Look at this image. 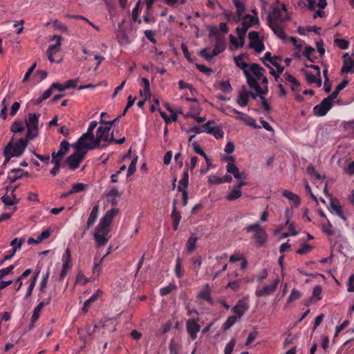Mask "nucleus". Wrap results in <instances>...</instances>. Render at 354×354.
Segmentation results:
<instances>
[{"label":"nucleus","instance_id":"nucleus-28","mask_svg":"<svg viewBox=\"0 0 354 354\" xmlns=\"http://www.w3.org/2000/svg\"><path fill=\"white\" fill-rule=\"evenodd\" d=\"M236 33L239 36V41L233 35H230V41L236 48H240L244 46L245 35L239 32H236Z\"/></svg>","mask_w":354,"mask_h":354},{"label":"nucleus","instance_id":"nucleus-14","mask_svg":"<svg viewBox=\"0 0 354 354\" xmlns=\"http://www.w3.org/2000/svg\"><path fill=\"white\" fill-rule=\"evenodd\" d=\"M98 213H99V205H95L93 207L92 210L89 214V216H88V220L86 222V225L85 226V227L83 230L82 237H83L84 235L86 233V232L90 230V228L94 225V223H95V221L97 218Z\"/></svg>","mask_w":354,"mask_h":354},{"label":"nucleus","instance_id":"nucleus-17","mask_svg":"<svg viewBox=\"0 0 354 354\" xmlns=\"http://www.w3.org/2000/svg\"><path fill=\"white\" fill-rule=\"evenodd\" d=\"M70 145L69 142L64 140L60 143V148L58 151H55L53 150L52 152V157H55V158H58L59 160H62L64 156L69 151Z\"/></svg>","mask_w":354,"mask_h":354},{"label":"nucleus","instance_id":"nucleus-43","mask_svg":"<svg viewBox=\"0 0 354 354\" xmlns=\"http://www.w3.org/2000/svg\"><path fill=\"white\" fill-rule=\"evenodd\" d=\"M249 47L254 49L258 53H261L265 48L264 44L261 40L256 41L255 42H250Z\"/></svg>","mask_w":354,"mask_h":354},{"label":"nucleus","instance_id":"nucleus-47","mask_svg":"<svg viewBox=\"0 0 354 354\" xmlns=\"http://www.w3.org/2000/svg\"><path fill=\"white\" fill-rule=\"evenodd\" d=\"M237 317L236 316H230L223 325V330H227L230 329L236 322Z\"/></svg>","mask_w":354,"mask_h":354},{"label":"nucleus","instance_id":"nucleus-53","mask_svg":"<svg viewBox=\"0 0 354 354\" xmlns=\"http://www.w3.org/2000/svg\"><path fill=\"white\" fill-rule=\"evenodd\" d=\"M86 187V185H85L82 183H75L72 186V188L71 189V193H72L73 194L75 193H79V192H83L85 190Z\"/></svg>","mask_w":354,"mask_h":354},{"label":"nucleus","instance_id":"nucleus-58","mask_svg":"<svg viewBox=\"0 0 354 354\" xmlns=\"http://www.w3.org/2000/svg\"><path fill=\"white\" fill-rule=\"evenodd\" d=\"M89 281V279L86 278L82 272H79L75 282L77 283H80L82 286L86 285Z\"/></svg>","mask_w":354,"mask_h":354},{"label":"nucleus","instance_id":"nucleus-32","mask_svg":"<svg viewBox=\"0 0 354 354\" xmlns=\"http://www.w3.org/2000/svg\"><path fill=\"white\" fill-rule=\"evenodd\" d=\"M282 195L290 201H293L295 203V207H297L299 205L301 201L298 195L288 190H284Z\"/></svg>","mask_w":354,"mask_h":354},{"label":"nucleus","instance_id":"nucleus-52","mask_svg":"<svg viewBox=\"0 0 354 354\" xmlns=\"http://www.w3.org/2000/svg\"><path fill=\"white\" fill-rule=\"evenodd\" d=\"M313 250V247L308 243H304L301 248L297 250L296 253L300 255H304L309 253Z\"/></svg>","mask_w":354,"mask_h":354},{"label":"nucleus","instance_id":"nucleus-24","mask_svg":"<svg viewBox=\"0 0 354 354\" xmlns=\"http://www.w3.org/2000/svg\"><path fill=\"white\" fill-rule=\"evenodd\" d=\"M265 71V69L263 67H261L259 64L254 63L250 64V73H253L254 75V77L256 79L257 81V80H261V78L264 76L263 73Z\"/></svg>","mask_w":354,"mask_h":354},{"label":"nucleus","instance_id":"nucleus-11","mask_svg":"<svg viewBox=\"0 0 354 354\" xmlns=\"http://www.w3.org/2000/svg\"><path fill=\"white\" fill-rule=\"evenodd\" d=\"M234 62L236 65L243 70V73L246 77L247 83L249 81H252V78L254 77L250 73V66L248 64L243 61V55H239L234 57Z\"/></svg>","mask_w":354,"mask_h":354},{"label":"nucleus","instance_id":"nucleus-23","mask_svg":"<svg viewBox=\"0 0 354 354\" xmlns=\"http://www.w3.org/2000/svg\"><path fill=\"white\" fill-rule=\"evenodd\" d=\"M50 302V298H48L46 299H43L39 303V304L35 308L32 313V321L37 322V320L39 319L40 316V313L41 311V309L46 305L49 304Z\"/></svg>","mask_w":354,"mask_h":354},{"label":"nucleus","instance_id":"nucleus-21","mask_svg":"<svg viewBox=\"0 0 354 354\" xmlns=\"http://www.w3.org/2000/svg\"><path fill=\"white\" fill-rule=\"evenodd\" d=\"M171 217L173 219V228L175 231H176L178 228V225L181 220V214L178 211H177L176 208V200H174L173 202V208Z\"/></svg>","mask_w":354,"mask_h":354},{"label":"nucleus","instance_id":"nucleus-39","mask_svg":"<svg viewBox=\"0 0 354 354\" xmlns=\"http://www.w3.org/2000/svg\"><path fill=\"white\" fill-rule=\"evenodd\" d=\"M242 196L241 190L234 187L226 196L225 198L229 201H232L239 198Z\"/></svg>","mask_w":354,"mask_h":354},{"label":"nucleus","instance_id":"nucleus-64","mask_svg":"<svg viewBox=\"0 0 354 354\" xmlns=\"http://www.w3.org/2000/svg\"><path fill=\"white\" fill-rule=\"evenodd\" d=\"M347 290L349 292H354V273L351 274L347 281Z\"/></svg>","mask_w":354,"mask_h":354},{"label":"nucleus","instance_id":"nucleus-19","mask_svg":"<svg viewBox=\"0 0 354 354\" xmlns=\"http://www.w3.org/2000/svg\"><path fill=\"white\" fill-rule=\"evenodd\" d=\"M212 290L209 284L205 286V288L201 290L198 295L197 298L207 301L210 305L214 304V299L211 297Z\"/></svg>","mask_w":354,"mask_h":354},{"label":"nucleus","instance_id":"nucleus-37","mask_svg":"<svg viewBox=\"0 0 354 354\" xmlns=\"http://www.w3.org/2000/svg\"><path fill=\"white\" fill-rule=\"evenodd\" d=\"M198 237L196 236V234H192L187 241L186 248L189 253H192L196 249V243Z\"/></svg>","mask_w":354,"mask_h":354},{"label":"nucleus","instance_id":"nucleus-4","mask_svg":"<svg viewBox=\"0 0 354 354\" xmlns=\"http://www.w3.org/2000/svg\"><path fill=\"white\" fill-rule=\"evenodd\" d=\"M39 114L29 113L28 120L25 121L27 128L26 137L28 140H33L39 136Z\"/></svg>","mask_w":354,"mask_h":354},{"label":"nucleus","instance_id":"nucleus-7","mask_svg":"<svg viewBox=\"0 0 354 354\" xmlns=\"http://www.w3.org/2000/svg\"><path fill=\"white\" fill-rule=\"evenodd\" d=\"M333 99L329 95L313 108L314 113L317 116H324L331 109Z\"/></svg>","mask_w":354,"mask_h":354},{"label":"nucleus","instance_id":"nucleus-15","mask_svg":"<svg viewBox=\"0 0 354 354\" xmlns=\"http://www.w3.org/2000/svg\"><path fill=\"white\" fill-rule=\"evenodd\" d=\"M98 213H99V205H95L93 207L92 210L89 214V216H88V220L86 222V225L85 226V227L83 230L82 237H83L84 235L86 233V232L90 230V228L94 225V223H95V221L97 218Z\"/></svg>","mask_w":354,"mask_h":354},{"label":"nucleus","instance_id":"nucleus-12","mask_svg":"<svg viewBox=\"0 0 354 354\" xmlns=\"http://www.w3.org/2000/svg\"><path fill=\"white\" fill-rule=\"evenodd\" d=\"M52 39H57V43L54 45L50 46L47 49L46 53L49 61L51 63H54L55 62V60L53 57V54L60 50V47L62 45L61 41L62 40V37L60 35H54Z\"/></svg>","mask_w":354,"mask_h":354},{"label":"nucleus","instance_id":"nucleus-63","mask_svg":"<svg viewBox=\"0 0 354 354\" xmlns=\"http://www.w3.org/2000/svg\"><path fill=\"white\" fill-rule=\"evenodd\" d=\"M221 89L225 93H230L232 87L229 81H223L220 82Z\"/></svg>","mask_w":354,"mask_h":354},{"label":"nucleus","instance_id":"nucleus-6","mask_svg":"<svg viewBox=\"0 0 354 354\" xmlns=\"http://www.w3.org/2000/svg\"><path fill=\"white\" fill-rule=\"evenodd\" d=\"M11 140L12 147L9 149L10 154L12 155L13 157H19L23 154L28 144V142L31 140H28L27 137L21 138L15 144H13V138L11 139Z\"/></svg>","mask_w":354,"mask_h":354},{"label":"nucleus","instance_id":"nucleus-55","mask_svg":"<svg viewBox=\"0 0 354 354\" xmlns=\"http://www.w3.org/2000/svg\"><path fill=\"white\" fill-rule=\"evenodd\" d=\"M335 44L342 50H346L349 46V42L344 39H335Z\"/></svg>","mask_w":354,"mask_h":354},{"label":"nucleus","instance_id":"nucleus-41","mask_svg":"<svg viewBox=\"0 0 354 354\" xmlns=\"http://www.w3.org/2000/svg\"><path fill=\"white\" fill-rule=\"evenodd\" d=\"M12 147V140H10L7 145L4 147L3 154L5 157V160L3 163V166L5 167L6 164L9 162L11 158H12V155L10 154L9 149Z\"/></svg>","mask_w":354,"mask_h":354},{"label":"nucleus","instance_id":"nucleus-48","mask_svg":"<svg viewBox=\"0 0 354 354\" xmlns=\"http://www.w3.org/2000/svg\"><path fill=\"white\" fill-rule=\"evenodd\" d=\"M1 201L6 205H12L17 204L19 199H17L15 195H13V198L4 195L1 197Z\"/></svg>","mask_w":354,"mask_h":354},{"label":"nucleus","instance_id":"nucleus-61","mask_svg":"<svg viewBox=\"0 0 354 354\" xmlns=\"http://www.w3.org/2000/svg\"><path fill=\"white\" fill-rule=\"evenodd\" d=\"M196 67L199 71L207 75H209L213 72L211 68H208L204 64H196Z\"/></svg>","mask_w":354,"mask_h":354},{"label":"nucleus","instance_id":"nucleus-36","mask_svg":"<svg viewBox=\"0 0 354 354\" xmlns=\"http://www.w3.org/2000/svg\"><path fill=\"white\" fill-rule=\"evenodd\" d=\"M232 2L236 8V15L238 16L237 21H239L243 12L245 10V6L243 3L239 0H232Z\"/></svg>","mask_w":354,"mask_h":354},{"label":"nucleus","instance_id":"nucleus-45","mask_svg":"<svg viewBox=\"0 0 354 354\" xmlns=\"http://www.w3.org/2000/svg\"><path fill=\"white\" fill-rule=\"evenodd\" d=\"M175 274L178 279H181L183 276L181 259L179 257L176 261Z\"/></svg>","mask_w":354,"mask_h":354},{"label":"nucleus","instance_id":"nucleus-9","mask_svg":"<svg viewBox=\"0 0 354 354\" xmlns=\"http://www.w3.org/2000/svg\"><path fill=\"white\" fill-rule=\"evenodd\" d=\"M243 19L242 27H237L236 30V32H239L245 35L249 28H250L253 24H258L259 23V19L257 17L252 16L250 14H246L243 17Z\"/></svg>","mask_w":354,"mask_h":354},{"label":"nucleus","instance_id":"nucleus-30","mask_svg":"<svg viewBox=\"0 0 354 354\" xmlns=\"http://www.w3.org/2000/svg\"><path fill=\"white\" fill-rule=\"evenodd\" d=\"M62 160H59L58 158H55V157H52L51 162L54 164L53 168L50 171V173L55 176L59 172L61 167L65 166V162H62Z\"/></svg>","mask_w":354,"mask_h":354},{"label":"nucleus","instance_id":"nucleus-29","mask_svg":"<svg viewBox=\"0 0 354 354\" xmlns=\"http://www.w3.org/2000/svg\"><path fill=\"white\" fill-rule=\"evenodd\" d=\"M330 206L335 212L338 216H339L344 221L346 220V217L344 215L342 206L340 205L337 199L331 198L330 201Z\"/></svg>","mask_w":354,"mask_h":354},{"label":"nucleus","instance_id":"nucleus-44","mask_svg":"<svg viewBox=\"0 0 354 354\" xmlns=\"http://www.w3.org/2000/svg\"><path fill=\"white\" fill-rule=\"evenodd\" d=\"M24 130L22 122L15 120L10 127V131L15 133H21Z\"/></svg>","mask_w":354,"mask_h":354},{"label":"nucleus","instance_id":"nucleus-60","mask_svg":"<svg viewBox=\"0 0 354 354\" xmlns=\"http://www.w3.org/2000/svg\"><path fill=\"white\" fill-rule=\"evenodd\" d=\"M189 111L194 115H198L201 111V107L198 102L192 104L189 107Z\"/></svg>","mask_w":354,"mask_h":354},{"label":"nucleus","instance_id":"nucleus-5","mask_svg":"<svg viewBox=\"0 0 354 354\" xmlns=\"http://www.w3.org/2000/svg\"><path fill=\"white\" fill-rule=\"evenodd\" d=\"M111 127L108 126H100L96 131V137L93 142H91V145H87L88 148H104L106 145H101L102 141L110 142L109 133Z\"/></svg>","mask_w":354,"mask_h":354},{"label":"nucleus","instance_id":"nucleus-13","mask_svg":"<svg viewBox=\"0 0 354 354\" xmlns=\"http://www.w3.org/2000/svg\"><path fill=\"white\" fill-rule=\"evenodd\" d=\"M214 121L209 120L205 124H203L201 128L204 129L205 132L213 135L216 139L222 138L224 136V132L223 130L218 127H212L209 126L210 124H214Z\"/></svg>","mask_w":354,"mask_h":354},{"label":"nucleus","instance_id":"nucleus-59","mask_svg":"<svg viewBox=\"0 0 354 354\" xmlns=\"http://www.w3.org/2000/svg\"><path fill=\"white\" fill-rule=\"evenodd\" d=\"M239 120H241L245 122V123L246 124H248V126H250V127H252L254 128H257V125H256V121L255 120L250 117V116H245V117H240V118H238Z\"/></svg>","mask_w":354,"mask_h":354},{"label":"nucleus","instance_id":"nucleus-57","mask_svg":"<svg viewBox=\"0 0 354 354\" xmlns=\"http://www.w3.org/2000/svg\"><path fill=\"white\" fill-rule=\"evenodd\" d=\"M189 185V174L187 170L183 172V177L181 180L179 181V185L183 187V188L186 189Z\"/></svg>","mask_w":354,"mask_h":354},{"label":"nucleus","instance_id":"nucleus-20","mask_svg":"<svg viewBox=\"0 0 354 354\" xmlns=\"http://www.w3.org/2000/svg\"><path fill=\"white\" fill-rule=\"evenodd\" d=\"M82 161L81 157H78L74 152L66 159L64 162L68 165L70 169L75 170L80 167V164Z\"/></svg>","mask_w":354,"mask_h":354},{"label":"nucleus","instance_id":"nucleus-50","mask_svg":"<svg viewBox=\"0 0 354 354\" xmlns=\"http://www.w3.org/2000/svg\"><path fill=\"white\" fill-rule=\"evenodd\" d=\"M137 162H138V156H135L132 159V160L129 166L127 174V177L131 176V175H133L135 173L136 169Z\"/></svg>","mask_w":354,"mask_h":354},{"label":"nucleus","instance_id":"nucleus-1","mask_svg":"<svg viewBox=\"0 0 354 354\" xmlns=\"http://www.w3.org/2000/svg\"><path fill=\"white\" fill-rule=\"evenodd\" d=\"M119 210L115 208H112L108 210L104 216L100 219V223L97 225L93 234L97 247H102L106 244L111 235L110 225L113 221V218L117 215Z\"/></svg>","mask_w":354,"mask_h":354},{"label":"nucleus","instance_id":"nucleus-18","mask_svg":"<svg viewBox=\"0 0 354 354\" xmlns=\"http://www.w3.org/2000/svg\"><path fill=\"white\" fill-rule=\"evenodd\" d=\"M249 308L248 305L243 300H239L232 310L237 317L241 318Z\"/></svg>","mask_w":354,"mask_h":354},{"label":"nucleus","instance_id":"nucleus-16","mask_svg":"<svg viewBox=\"0 0 354 354\" xmlns=\"http://www.w3.org/2000/svg\"><path fill=\"white\" fill-rule=\"evenodd\" d=\"M95 139L93 133V131L87 130V131L82 135V136L77 140V145H82L84 146L85 149L89 150H93L95 148H88L87 145H91V142H86V140H90L91 142H93Z\"/></svg>","mask_w":354,"mask_h":354},{"label":"nucleus","instance_id":"nucleus-42","mask_svg":"<svg viewBox=\"0 0 354 354\" xmlns=\"http://www.w3.org/2000/svg\"><path fill=\"white\" fill-rule=\"evenodd\" d=\"M322 292V288L321 286L317 285L315 286L313 290V295L310 298L311 301H318L321 300L322 297H320Z\"/></svg>","mask_w":354,"mask_h":354},{"label":"nucleus","instance_id":"nucleus-34","mask_svg":"<svg viewBox=\"0 0 354 354\" xmlns=\"http://www.w3.org/2000/svg\"><path fill=\"white\" fill-rule=\"evenodd\" d=\"M226 170L228 173L232 174L236 179H241L242 178V174L239 172V168L235 164H227Z\"/></svg>","mask_w":354,"mask_h":354},{"label":"nucleus","instance_id":"nucleus-38","mask_svg":"<svg viewBox=\"0 0 354 354\" xmlns=\"http://www.w3.org/2000/svg\"><path fill=\"white\" fill-rule=\"evenodd\" d=\"M73 147L75 149V153L77 154L78 157H81V160H83L88 149H85L84 146L82 145H78L77 141L73 145Z\"/></svg>","mask_w":354,"mask_h":354},{"label":"nucleus","instance_id":"nucleus-22","mask_svg":"<svg viewBox=\"0 0 354 354\" xmlns=\"http://www.w3.org/2000/svg\"><path fill=\"white\" fill-rule=\"evenodd\" d=\"M248 84L250 89L258 91V93L261 95H264L268 91V86H265L264 88H261L254 77L252 78V81H249L248 82Z\"/></svg>","mask_w":354,"mask_h":354},{"label":"nucleus","instance_id":"nucleus-26","mask_svg":"<svg viewBox=\"0 0 354 354\" xmlns=\"http://www.w3.org/2000/svg\"><path fill=\"white\" fill-rule=\"evenodd\" d=\"M268 26L279 38L281 39L286 38V35L279 24L276 22H271L270 20H269Z\"/></svg>","mask_w":354,"mask_h":354},{"label":"nucleus","instance_id":"nucleus-40","mask_svg":"<svg viewBox=\"0 0 354 354\" xmlns=\"http://www.w3.org/2000/svg\"><path fill=\"white\" fill-rule=\"evenodd\" d=\"M249 98L247 94V91H241L239 93V97L236 100L237 104L241 106H245L248 105Z\"/></svg>","mask_w":354,"mask_h":354},{"label":"nucleus","instance_id":"nucleus-33","mask_svg":"<svg viewBox=\"0 0 354 354\" xmlns=\"http://www.w3.org/2000/svg\"><path fill=\"white\" fill-rule=\"evenodd\" d=\"M283 78L286 82H290L293 85L292 87V91L298 90V88L300 86V83L295 77H293L289 73H285L283 75Z\"/></svg>","mask_w":354,"mask_h":354},{"label":"nucleus","instance_id":"nucleus-2","mask_svg":"<svg viewBox=\"0 0 354 354\" xmlns=\"http://www.w3.org/2000/svg\"><path fill=\"white\" fill-rule=\"evenodd\" d=\"M207 29L209 31V37L212 36L215 37V45L212 53L210 55H205L204 53L208 51V48H203L199 55L207 60L212 59L214 57L217 56L218 54L223 53L226 48V42L224 35H222L217 27L214 26H207Z\"/></svg>","mask_w":354,"mask_h":354},{"label":"nucleus","instance_id":"nucleus-56","mask_svg":"<svg viewBox=\"0 0 354 354\" xmlns=\"http://www.w3.org/2000/svg\"><path fill=\"white\" fill-rule=\"evenodd\" d=\"M178 191L180 192H182V197H183V205L186 206L187 205L188 202V192L186 189L183 188L180 185L178 186L177 188Z\"/></svg>","mask_w":354,"mask_h":354},{"label":"nucleus","instance_id":"nucleus-3","mask_svg":"<svg viewBox=\"0 0 354 354\" xmlns=\"http://www.w3.org/2000/svg\"><path fill=\"white\" fill-rule=\"evenodd\" d=\"M247 232H254L253 239L255 241V245L257 248L264 246L268 241V234L259 223L249 225L244 228Z\"/></svg>","mask_w":354,"mask_h":354},{"label":"nucleus","instance_id":"nucleus-54","mask_svg":"<svg viewBox=\"0 0 354 354\" xmlns=\"http://www.w3.org/2000/svg\"><path fill=\"white\" fill-rule=\"evenodd\" d=\"M243 279H237L234 281H230L227 286L226 288H231L233 291L236 292L240 289V284L242 282Z\"/></svg>","mask_w":354,"mask_h":354},{"label":"nucleus","instance_id":"nucleus-25","mask_svg":"<svg viewBox=\"0 0 354 354\" xmlns=\"http://www.w3.org/2000/svg\"><path fill=\"white\" fill-rule=\"evenodd\" d=\"M13 176L9 175L8 179L11 183H15L17 180L22 178L23 176H29L30 174L27 171H24L21 169H13L10 171Z\"/></svg>","mask_w":354,"mask_h":354},{"label":"nucleus","instance_id":"nucleus-10","mask_svg":"<svg viewBox=\"0 0 354 354\" xmlns=\"http://www.w3.org/2000/svg\"><path fill=\"white\" fill-rule=\"evenodd\" d=\"M279 283V279H275L270 286H264L261 290H257L255 295L257 297L272 295L277 290Z\"/></svg>","mask_w":354,"mask_h":354},{"label":"nucleus","instance_id":"nucleus-51","mask_svg":"<svg viewBox=\"0 0 354 354\" xmlns=\"http://www.w3.org/2000/svg\"><path fill=\"white\" fill-rule=\"evenodd\" d=\"M301 297V294L299 290H297L295 289H292L291 291L290 295H289L287 303L291 304L292 302L295 301L297 299H299Z\"/></svg>","mask_w":354,"mask_h":354},{"label":"nucleus","instance_id":"nucleus-31","mask_svg":"<svg viewBox=\"0 0 354 354\" xmlns=\"http://www.w3.org/2000/svg\"><path fill=\"white\" fill-rule=\"evenodd\" d=\"M102 294V292L99 289L97 292L93 295L89 299L84 301V306L82 308V311L84 313H87L90 305L94 302L99 297H100Z\"/></svg>","mask_w":354,"mask_h":354},{"label":"nucleus","instance_id":"nucleus-49","mask_svg":"<svg viewBox=\"0 0 354 354\" xmlns=\"http://www.w3.org/2000/svg\"><path fill=\"white\" fill-rule=\"evenodd\" d=\"M301 71L304 73L306 77V82L308 84H311L315 82V79L317 77L315 75H313L310 71H306L304 68H302Z\"/></svg>","mask_w":354,"mask_h":354},{"label":"nucleus","instance_id":"nucleus-46","mask_svg":"<svg viewBox=\"0 0 354 354\" xmlns=\"http://www.w3.org/2000/svg\"><path fill=\"white\" fill-rule=\"evenodd\" d=\"M24 242V239L15 238L10 242V245L12 247V252L15 254L17 252V249L21 248L22 244Z\"/></svg>","mask_w":354,"mask_h":354},{"label":"nucleus","instance_id":"nucleus-35","mask_svg":"<svg viewBox=\"0 0 354 354\" xmlns=\"http://www.w3.org/2000/svg\"><path fill=\"white\" fill-rule=\"evenodd\" d=\"M348 83L349 82L348 80H343V81L335 87L334 91L330 95H329V96L333 100L336 99L339 92L344 89L348 84Z\"/></svg>","mask_w":354,"mask_h":354},{"label":"nucleus","instance_id":"nucleus-62","mask_svg":"<svg viewBox=\"0 0 354 354\" xmlns=\"http://www.w3.org/2000/svg\"><path fill=\"white\" fill-rule=\"evenodd\" d=\"M176 286L174 284H170L167 286L162 288L160 290V293L162 296L167 295L169 294L171 291L175 290Z\"/></svg>","mask_w":354,"mask_h":354},{"label":"nucleus","instance_id":"nucleus-8","mask_svg":"<svg viewBox=\"0 0 354 354\" xmlns=\"http://www.w3.org/2000/svg\"><path fill=\"white\" fill-rule=\"evenodd\" d=\"M198 316H196V317L194 318L189 319L186 322V330L192 340L196 339L197 333L201 330V326L198 324Z\"/></svg>","mask_w":354,"mask_h":354},{"label":"nucleus","instance_id":"nucleus-27","mask_svg":"<svg viewBox=\"0 0 354 354\" xmlns=\"http://www.w3.org/2000/svg\"><path fill=\"white\" fill-rule=\"evenodd\" d=\"M269 20L271 22H276L280 21H283L282 19V12L281 10L279 7H274L272 11V13L269 14L268 16V24H269Z\"/></svg>","mask_w":354,"mask_h":354}]
</instances>
